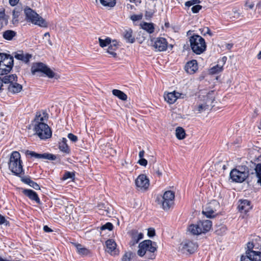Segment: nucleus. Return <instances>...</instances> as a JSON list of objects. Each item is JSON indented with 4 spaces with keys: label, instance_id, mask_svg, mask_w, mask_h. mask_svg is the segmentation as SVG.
Segmentation results:
<instances>
[{
    "label": "nucleus",
    "instance_id": "9b49d317",
    "mask_svg": "<svg viewBox=\"0 0 261 261\" xmlns=\"http://www.w3.org/2000/svg\"><path fill=\"white\" fill-rule=\"evenodd\" d=\"M261 252L246 251L245 255H242L241 261H260Z\"/></svg>",
    "mask_w": 261,
    "mask_h": 261
},
{
    "label": "nucleus",
    "instance_id": "09e8293b",
    "mask_svg": "<svg viewBox=\"0 0 261 261\" xmlns=\"http://www.w3.org/2000/svg\"><path fill=\"white\" fill-rule=\"evenodd\" d=\"M200 30L202 35L203 36H205L206 34L209 35L210 36H212L213 35V34L208 27H205L202 29H200Z\"/></svg>",
    "mask_w": 261,
    "mask_h": 261
},
{
    "label": "nucleus",
    "instance_id": "b1692460",
    "mask_svg": "<svg viewBox=\"0 0 261 261\" xmlns=\"http://www.w3.org/2000/svg\"><path fill=\"white\" fill-rule=\"evenodd\" d=\"M21 180L24 182V184H26L27 185H29L30 186L32 187L35 190H39L40 187L38 184H37L36 182H34L29 176H22L21 177Z\"/></svg>",
    "mask_w": 261,
    "mask_h": 261
},
{
    "label": "nucleus",
    "instance_id": "49530a36",
    "mask_svg": "<svg viewBox=\"0 0 261 261\" xmlns=\"http://www.w3.org/2000/svg\"><path fill=\"white\" fill-rule=\"evenodd\" d=\"M133 256V253L131 252H126L123 256L121 261H130Z\"/></svg>",
    "mask_w": 261,
    "mask_h": 261
},
{
    "label": "nucleus",
    "instance_id": "e2e57ef3",
    "mask_svg": "<svg viewBox=\"0 0 261 261\" xmlns=\"http://www.w3.org/2000/svg\"><path fill=\"white\" fill-rule=\"evenodd\" d=\"M245 6L248 7L250 9H252L254 7V4L246 2Z\"/></svg>",
    "mask_w": 261,
    "mask_h": 261
},
{
    "label": "nucleus",
    "instance_id": "412c9836",
    "mask_svg": "<svg viewBox=\"0 0 261 261\" xmlns=\"http://www.w3.org/2000/svg\"><path fill=\"white\" fill-rule=\"evenodd\" d=\"M185 68L188 73L190 74L194 73L198 69L196 60H193L188 62L185 66Z\"/></svg>",
    "mask_w": 261,
    "mask_h": 261
},
{
    "label": "nucleus",
    "instance_id": "1a4fd4ad",
    "mask_svg": "<svg viewBox=\"0 0 261 261\" xmlns=\"http://www.w3.org/2000/svg\"><path fill=\"white\" fill-rule=\"evenodd\" d=\"M36 133L41 139H46L51 136V131L47 124L44 122H39L35 124Z\"/></svg>",
    "mask_w": 261,
    "mask_h": 261
},
{
    "label": "nucleus",
    "instance_id": "ddd939ff",
    "mask_svg": "<svg viewBox=\"0 0 261 261\" xmlns=\"http://www.w3.org/2000/svg\"><path fill=\"white\" fill-rule=\"evenodd\" d=\"M136 186L142 190H146L149 185V180L144 174L138 176L135 180Z\"/></svg>",
    "mask_w": 261,
    "mask_h": 261
},
{
    "label": "nucleus",
    "instance_id": "c85d7f7f",
    "mask_svg": "<svg viewBox=\"0 0 261 261\" xmlns=\"http://www.w3.org/2000/svg\"><path fill=\"white\" fill-rule=\"evenodd\" d=\"M207 218H214L216 216V210H214L211 205L207 206L202 212Z\"/></svg>",
    "mask_w": 261,
    "mask_h": 261
},
{
    "label": "nucleus",
    "instance_id": "69168bd1",
    "mask_svg": "<svg viewBox=\"0 0 261 261\" xmlns=\"http://www.w3.org/2000/svg\"><path fill=\"white\" fill-rule=\"evenodd\" d=\"M222 230L223 232H225L226 230V228L225 226H221L220 228V230L217 229L216 232L218 234H220V231Z\"/></svg>",
    "mask_w": 261,
    "mask_h": 261
},
{
    "label": "nucleus",
    "instance_id": "a18cd8bd",
    "mask_svg": "<svg viewBox=\"0 0 261 261\" xmlns=\"http://www.w3.org/2000/svg\"><path fill=\"white\" fill-rule=\"evenodd\" d=\"M74 176L75 174L74 172L66 171L62 177V179L63 180H65L69 178L72 179L74 178Z\"/></svg>",
    "mask_w": 261,
    "mask_h": 261
},
{
    "label": "nucleus",
    "instance_id": "5fc2aeb1",
    "mask_svg": "<svg viewBox=\"0 0 261 261\" xmlns=\"http://www.w3.org/2000/svg\"><path fill=\"white\" fill-rule=\"evenodd\" d=\"M9 224V221L5 219V217L0 214V225L5 224L8 225Z\"/></svg>",
    "mask_w": 261,
    "mask_h": 261
},
{
    "label": "nucleus",
    "instance_id": "052dcab7",
    "mask_svg": "<svg viewBox=\"0 0 261 261\" xmlns=\"http://www.w3.org/2000/svg\"><path fill=\"white\" fill-rule=\"evenodd\" d=\"M155 173L159 176L162 175V172L160 171L159 167H155L153 168Z\"/></svg>",
    "mask_w": 261,
    "mask_h": 261
},
{
    "label": "nucleus",
    "instance_id": "338daca9",
    "mask_svg": "<svg viewBox=\"0 0 261 261\" xmlns=\"http://www.w3.org/2000/svg\"><path fill=\"white\" fill-rule=\"evenodd\" d=\"M144 154H145V152L143 150L140 151L139 153V156L140 159L143 158V157L144 156Z\"/></svg>",
    "mask_w": 261,
    "mask_h": 261
},
{
    "label": "nucleus",
    "instance_id": "0eeeda50",
    "mask_svg": "<svg viewBox=\"0 0 261 261\" xmlns=\"http://www.w3.org/2000/svg\"><path fill=\"white\" fill-rule=\"evenodd\" d=\"M31 72L33 75H35L37 72H41L49 78L55 77L57 79V74L46 65L42 62L33 63L31 67Z\"/></svg>",
    "mask_w": 261,
    "mask_h": 261
},
{
    "label": "nucleus",
    "instance_id": "f03ea898",
    "mask_svg": "<svg viewBox=\"0 0 261 261\" xmlns=\"http://www.w3.org/2000/svg\"><path fill=\"white\" fill-rule=\"evenodd\" d=\"M20 154L18 151H13L9 162V168L15 175L19 176L23 172Z\"/></svg>",
    "mask_w": 261,
    "mask_h": 261
},
{
    "label": "nucleus",
    "instance_id": "f3484780",
    "mask_svg": "<svg viewBox=\"0 0 261 261\" xmlns=\"http://www.w3.org/2000/svg\"><path fill=\"white\" fill-rule=\"evenodd\" d=\"M107 251L111 255H115L118 254V250L116 249V244L112 239L107 240L106 242Z\"/></svg>",
    "mask_w": 261,
    "mask_h": 261
},
{
    "label": "nucleus",
    "instance_id": "0e129e2a",
    "mask_svg": "<svg viewBox=\"0 0 261 261\" xmlns=\"http://www.w3.org/2000/svg\"><path fill=\"white\" fill-rule=\"evenodd\" d=\"M19 0H9V4L12 6H15L18 2Z\"/></svg>",
    "mask_w": 261,
    "mask_h": 261
},
{
    "label": "nucleus",
    "instance_id": "393cba45",
    "mask_svg": "<svg viewBox=\"0 0 261 261\" xmlns=\"http://www.w3.org/2000/svg\"><path fill=\"white\" fill-rule=\"evenodd\" d=\"M17 76L15 74H10L8 75H6L3 77H1L0 81L2 83L4 84H11L14 82L17 81Z\"/></svg>",
    "mask_w": 261,
    "mask_h": 261
},
{
    "label": "nucleus",
    "instance_id": "aec40b11",
    "mask_svg": "<svg viewBox=\"0 0 261 261\" xmlns=\"http://www.w3.org/2000/svg\"><path fill=\"white\" fill-rule=\"evenodd\" d=\"M181 94L179 92L174 91L168 93L164 96L165 100L170 104L174 103L178 98H179Z\"/></svg>",
    "mask_w": 261,
    "mask_h": 261
},
{
    "label": "nucleus",
    "instance_id": "cd10ccee",
    "mask_svg": "<svg viewBox=\"0 0 261 261\" xmlns=\"http://www.w3.org/2000/svg\"><path fill=\"white\" fill-rule=\"evenodd\" d=\"M132 34L133 31L131 29H128L124 31L123 37L127 42L132 43L135 42V39L133 37Z\"/></svg>",
    "mask_w": 261,
    "mask_h": 261
},
{
    "label": "nucleus",
    "instance_id": "6e6d98bb",
    "mask_svg": "<svg viewBox=\"0 0 261 261\" xmlns=\"http://www.w3.org/2000/svg\"><path fill=\"white\" fill-rule=\"evenodd\" d=\"M68 138L73 142H76L77 141V136L72 133H70L68 135Z\"/></svg>",
    "mask_w": 261,
    "mask_h": 261
},
{
    "label": "nucleus",
    "instance_id": "7ed1b4c3",
    "mask_svg": "<svg viewBox=\"0 0 261 261\" xmlns=\"http://www.w3.org/2000/svg\"><path fill=\"white\" fill-rule=\"evenodd\" d=\"M189 41L191 49L195 54L200 55L206 50V43L201 36L193 35L190 37Z\"/></svg>",
    "mask_w": 261,
    "mask_h": 261
},
{
    "label": "nucleus",
    "instance_id": "a211bd4d",
    "mask_svg": "<svg viewBox=\"0 0 261 261\" xmlns=\"http://www.w3.org/2000/svg\"><path fill=\"white\" fill-rule=\"evenodd\" d=\"M14 57L18 60L22 61L25 63H28L30 59L32 58V55L29 54H24L22 51H19L14 53Z\"/></svg>",
    "mask_w": 261,
    "mask_h": 261
},
{
    "label": "nucleus",
    "instance_id": "4d7b16f0",
    "mask_svg": "<svg viewBox=\"0 0 261 261\" xmlns=\"http://www.w3.org/2000/svg\"><path fill=\"white\" fill-rule=\"evenodd\" d=\"M142 15H133L131 16V17H130V19L133 21H136L137 20H141L142 19Z\"/></svg>",
    "mask_w": 261,
    "mask_h": 261
},
{
    "label": "nucleus",
    "instance_id": "a878e982",
    "mask_svg": "<svg viewBox=\"0 0 261 261\" xmlns=\"http://www.w3.org/2000/svg\"><path fill=\"white\" fill-rule=\"evenodd\" d=\"M118 48V44L116 41L113 40L110 45L109 46L107 49V52L111 55L113 57L115 58L117 57V54L115 53V50Z\"/></svg>",
    "mask_w": 261,
    "mask_h": 261
},
{
    "label": "nucleus",
    "instance_id": "20e7f679",
    "mask_svg": "<svg viewBox=\"0 0 261 261\" xmlns=\"http://www.w3.org/2000/svg\"><path fill=\"white\" fill-rule=\"evenodd\" d=\"M250 171L246 166H239L237 169H232L230 173V177L233 181L242 182L249 176Z\"/></svg>",
    "mask_w": 261,
    "mask_h": 261
},
{
    "label": "nucleus",
    "instance_id": "8fccbe9b",
    "mask_svg": "<svg viewBox=\"0 0 261 261\" xmlns=\"http://www.w3.org/2000/svg\"><path fill=\"white\" fill-rule=\"evenodd\" d=\"M200 3V1L199 0H191L187 1L185 3V6L186 7H190L191 6L198 4Z\"/></svg>",
    "mask_w": 261,
    "mask_h": 261
},
{
    "label": "nucleus",
    "instance_id": "58836bf2",
    "mask_svg": "<svg viewBox=\"0 0 261 261\" xmlns=\"http://www.w3.org/2000/svg\"><path fill=\"white\" fill-rule=\"evenodd\" d=\"M186 136L184 129L181 127H177L176 129V137L179 140L184 139Z\"/></svg>",
    "mask_w": 261,
    "mask_h": 261
},
{
    "label": "nucleus",
    "instance_id": "4468645a",
    "mask_svg": "<svg viewBox=\"0 0 261 261\" xmlns=\"http://www.w3.org/2000/svg\"><path fill=\"white\" fill-rule=\"evenodd\" d=\"M168 42L166 39L163 37L158 38L154 43L153 46L156 51H163L166 50Z\"/></svg>",
    "mask_w": 261,
    "mask_h": 261
},
{
    "label": "nucleus",
    "instance_id": "72a5a7b5",
    "mask_svg": "<svg viewBox=\"0 0 261 261\" xmlns=\"http://www.w3.org/2000/svg\"><path fill=\"white\" fill-rule=\"evenodd\" d=\"M112 93L114 96L122 100H126L127 99V96L126 94L119 90L114 89L112 90Z\"/></svg>",
    "mask_w": 261,
    "mask_h": 261
},
{
    "label": "nucleus",
    "instance_id": "423d86ee",
    "mask_svg": "<svg viewBox=\"0 0 261 261\" xmlns=\"http://www.w3.org/2000/svg\"><path fill=\"white\" fill-rule=\"evenodd\" d=\"M24 12L27 21L41 27H47V23L45 19L39 16L38 14L31 8H25L24 10Z\"/></svg>",
    "mask_w": 261,
    "mask_h": 261
},
{
    "label": "nucleus",
    "instance_id": "c03bdc74",
    "mask_svg": "<svg viewBox=\"0 0 261 261\" xmlns=\"http://www.w3.org/2000/svg\"><path fill=\"white\" fill-rule=\"evenodd\" d=\"M223 70V66L219 65L214 66L210 69V73L212 74H217Z\"/></svg>",
    "mask_w": 261,
    "mask_h": 261
},
{
    "label": "nucleus",
    "instance_id": "4c0bfd02",
    "mask_svg": "<svg viewBox=\"0 0 261 261\" xmlns=\"http://www.w3.org/2000/svg\"><path fill=\"white\" fill-rule=\"evenodd\" d=\"M22 11V8H19L18 7L15 8L13 12V19L12 22L15 24L16 22L18 21L17 18L18 17L20 13Z\"/></svg>",
    "mask_w": 261,
    "mask_h": 261
},
{
    "label": "nucleus",
    "instance_id": "774afa93",
    "mask_svg": "<svg viewBox=\"0 0 261 261\" xmlns=\"http://www.w3.org/2000/svg\"><path fill=\"white\" fill-rule=\"evenodd\" d=\"M256 8L258 9L261 10V1L259 2L256 5Z\"/></svg>",
    "mask_w": 261,
    "mask_h": 261
},
{
    "label": "nucleus",
    "instance_id": "c756f323",
    "mask_svg": "<svg viewBox=\"0 0 261 261\" xmlns=\"http://www.w3.org/2000/svg\"><path fill=\"white\" fill-rule=\"evenodd\" d=\"M188 231L193 235H199L202 233L198 223L196 224H191L188 227Z\"/></svg>",
    "mask_w": 261,
    "mask_h": 261
},
{
    "label": "nucleus",
    "instance_id": "864d4df0",
    "mask_svg": "<svg viewBox=\"0 0 261 261\" xmlns=\"http://www.w3.org/2000/svg\"><path fill=\"white\" fill-rule=\"evenodd\" d=\"M202 9V6L196 4L192 8V11L194 13H198Z\"/></svg>",
    "mask_w": 261,
    "mask_h": 261
},
{
    "label": "nucleus",
    "instance_id": "473e14b6",
    "mask_svg": "<svg viewBox=\"0 0 261 261\" xmlns=\"http://www.w3.org/2000/svg\"><path fill=\"white\" fill-rule=\"evenodd\" d=\"M48 118V114L46 112H43L42 115L40 112H37L36 115L35 119V121L37 124L39 122H43V121Z\"/></svg>",
    "mask_w": 261,
    "mask_h": 261
},
{
    "label": "nucleus",
    "instance_id": "603ef678",
    "mask_svg": "<svg viewBox=\"0 0 261 261\" xmlns=\"http://www.w3.org/2000/svg\"><path fill=\"white\" fill-rule=\"evenodd\" d=\"M215 166L217 169H220L222 168V169L223 170H224L226 168V165L225 164H224L222 162H219L215 164Z\"/></svg>",
    "mask_w": 261,
    "mask_h": 261
},
{
    "label": "nucleus",
    "instance_id": "13d9d810",
    "mask_svg": "<svg viewBox=\"0 0 261 261\" xmlns=\"http://www.w3.org/2000/svg\"><path fill=\"white\" fill-rule=\"evenodd\" d=\"M138 163L143 166H146L147 165V161L144 159H140V160L138 161Z\"/></svg>",
    "mask_w": 261,
    "mask_h": 261
},
{
    "label": "nucleus",
    "instance_id": "37998d69",
    "mask_svg": "<svg viewBox=\"0 0 261 261\" xmlns=\"http://www.w3.org/2000/svg\"><path fill=\"white\" fill-rule=\"evenodd\" d=\"M143 238V234L142 233H140L137 236H134L133 237V240L130 242L131 245H134L136 244H137L139 241L142 239Z\"/></svg>",
    "mask_w": 261,
    "mask_h": 261
},
{
    "label": "nucleus",
    "instance_id": "bf43d9fd",
    "mask_svg": "<svg viewBox=\"0 0 261 261\" xmlns=\"http://www.w3.org/2000/svg\"><path fill=\"white\" fill-rule=\"evenodd\" d=\"M147 234L149 237H153V236H154L155 234L154 229L152 228H149L148 229Z\"/></svg>",
    "mask_w": 261,
    "mask_h": 261
},
{
    "label": "nucleus",
    "instance_id": "c9c22d12",
    "mask_svg": "<svg viewBox=\"0 0 261 261\" xmlns=\"http://www.w3.org/2000/svg\"><path fill=\"white\" fill-rule=\"evenodd\" d=\"M100 4L107 8H113L116 4V0H99Z\"/></svg>",
    "mask_w": 261,
    "mask_h": 261
},
{
    "label": "nucleus",
    "instance_id": "2f4dec72",
    "mask_svg": "<svg viewBox=\"0 0 261 261\" xmlns=\"http://www.w3.org/2000/svg\"><path fill=\"white\" fill-rule=\"evenodd\" d=\"M8 16L6 15L4 11L0 12V30L6 25L8 22Z\"/></svg>",
    "mask_w": 261,
    "mask_h": 261
},
{
    "label": "nucleus",
    "instance_id": "f704fd0d",
    "mask_svg": "<svg viewBox=\"0 0 261 261\" xmlns=\"http://www.w3.org/2000/svg\"><path fill=\"white\" fill-rule=\"evenodd\" d=\"M254 171V173L252 172L250 173L252 174H255V176L258 178L257 182L261 185V163L257 164Z\"/></svg>",
    "mask_w": 261,
    "mask_h": 261
},
{
    "label": "nucleus",
    "instance_id": "6e6552de",
    "mask_svg": "<svg viewBox=\"0 0 261 261\" xmlns=\"http://www.w3.org/2000/svg\"><path fill=\"white\" fill-rule=\"evenodd\" d=\"M174 193L171 191H168L164 193L163 196L158 197L157 200L161 202L162 208L168 210L174 203Z\"/></svg>",
    "mask_w": 261,
    "mask_h": 261
},
{
    "label": "nucleus",
    "instance_id": "a19ab883",
    "mask_svg": "<svg viewBox=\"0 0 261 261\" xmlns=\"http://www.w3.org/2000/svg\"><path fill=\"white\" fill-rule=\"evenodd\" d=\"M98 41H99V45L101 47H104L107 46H109L110 45V44L112 43L111 39L109 37H107L105 39H102L99 38L98 39Z\"/></svg>",
    "mask_w": 261,
    "mask_h": 261
},
{
    "label": "nucleus",
    "instance_id": "2eb2a0df",
    "mask_svg": "<svg viewBox=\"0 0 261 261\" xmlns=\"http://www.w3.org/2000/svg\"><path fill=\"white\" fill-rule=\"evenodd\" d=\"M247 251H255L253 249L258 250L261 248V239L259 237L256 236L252 241L247 243Z\"/></svg>",
    "mask_w": 261,
    "mask_h": 261
},
{
    "label": "nucleus",
    "instance_id": "5701e85b",
    "mask_svg": "<svg viewBox=\"0 0 261 261\" xmlns=\"http://www.w3.org/2000/svg\"><path fill=\"white\" fill-rule=\"evenodd\" d=\"M22 86L15 82L9 84L8 87V90L9 92L13 94L17 93L22 90Z\"/></svg>",
    "mask_w": 261,
    "mask_h": 261
},
{
    "label": "nucleus",
    "instance_id": "f8f14e48",
    "mask_svg": "<svg viewBox=\"0 0 261 261\" xmlns=\"http://www.w3.org/2000/svg\"><path fill=\"white\" fill-rule=\"evenodd\" d=\"M26 155H29L31 157H34L36 159H44L48 160H55L56 156L51 153H38L34 151L27 150L25 152Z\"/></svg>",
    "mask_w": 261,
    "mask_h": 261
},
{
    "label": "nucleus",
    "instance_id": "3c124183",
    "mask_svg": "<svg viewBox=\"0 0 261 261\" xmlns=\"http://www.w3.org/2000/svg\"><path fill=\"white\" fill-rule=\"evenodd\" d=\"M113 228V224L110 222H107L105 225L101 227V230L108 229L109 230H112Z\"/></svg>",
    "mask_w": 261,
    "mask_h": 261
},
{
    "label": "nucleus",
    "instance_id": "9d476101",
    "mask_svg": "<svg viewBox=\"0 0 261 261\" xmlns=\"http://www.w3.org/2000/svg\"><path fill=\"white\" fill-rule=\"evenodd\" d=\"M198 248V245L196 243L189 240H186L182 241L179 247V250L183 253L192 254L194 253Z\"/></svg>",
    "mask_w": 261,
    "mask_h": 261
},
{
    "label": "nucleus",
    "instance_id": "de8ad7c7",
    "mask_svg": "<svg viewBox=\"0 0 261 261\" xmlns=\"http://www.w3.org/2000/svg\"><path fill=\"white\" fill-rule=\"evenodd\" d=\"M215 100V97L213 96V94L212 93H208V94L206 95V99H205V102L208 101L209 102V106L213 107L212 105L214 101Z\"/></svg>",
    "mask_w": 261,
    "mask_h": 261
},
{
    "label": "nucleus",
    "instance_id": "6ab92c4d",
    "mask_svg": "<svg viewBox=\"0 0 261 261\" xmlns=\"http://www.w3.org/2000/svg\"><path fill=\"white\" fill-rule=\"evenodd\" d=\"M202 233L208 232L212 228V222L211 220H205L200 221L198 222Z\"/></svg>",
    "mask_w": 261,
    "mask_h": 261
},
{
    "label": "nucleus",
    "instance_id": "680f3d73",
    "mask_svg": "<svg viewBox=\"0 0 261 261\" xmlns=\"http://www.w3.org/2000/svg\"><path fill=\"white\" fill-rule=\"evenodd\" d=\"M43 230L46 232H50L53 231V230L48 227L47 225L43 226Z\"/></svg>",
    "mask_w": 261,
    "mask_h": 261
},
{
    "label": "nucleus",
    "instance_id": "ea45409f",
    "mask_svg": "<svg viewBox=\"0 0 261 261\" xmlns=\"http://www.w3.org/2000/svg\"><path fill=\"white\" fill-rule=\"evenodd\" d=\"M142 28L149 33H152L154 32V27L152 23L144 22L142 25Z\"/></svg>",
    "mask_w": 261,
    "mask_h": 261
},
{
    "label": "nucleus",
    "instance_id": "4be33fe9",
    "mask_svg": "<svg viewBox=\"0 0 261 261\" xmlns=\"http://www.w3.org/2000/svg\"><path fill=\"white\" fill-rule=\"evenodd\" d=\"M240 203L238 206V208L240 211H244L246 213L248 212L251 208V203L250 201L247 200H240Z\"/></svg>",
    "mask_w": 261,
    "mask_h": 261
},
{
    "label": "nucleus",
    "instance_id": "f257e3e1",
    "mask_svg": "<svg viewBox=\"0 0 261 261\" xmlns=\"http://www.w3.org/2000/svg\"><path fill=\"white\" fill-rule=\"evenodd\" d=\"M156 249L157 245L155 242L146 240L139 244L137 253L141 257L145 255L146 258L153 259L155 257L154 252Z\"/></svg>",
    "mask_w": 261,
    "mask_h": 261
},
{
    "label": "nucleus",
    "instance_id": "e433bc0d",
    "mask_svg": "<svg viewBox=\"0 0 261 261\" xmlns=\"http://www.w3.org/2000/svg\"><path fill=\"white\" fill-rule=\"evenodd\" d=\"M66 139L63 138L62 141L59 144V149L61 151L66 153H69L70 149L67 144L66 143Z\"/></svg>",
    "mask_w": 261,
    "mask_h": 261
},
{
    "label": "nucleus",
    "instance_id": "bb28decb",
    "mask_svg": "<svg viewBox=\"0 0 261 261\" xmlns=\"http://www.w3.org/2000/svg\"><path fill=\"white\" fill-rule=\"evenodd\" d=\"M72 245L76 248V251L79 254L87 255L90 253V251L88 249L83 247L80 244L72 243Z\"/></svg>",
    "mask_w": 261,
    "mask_h": 261
},
{
    "label": "nucleus",
    "instance_id": "7c9ffc66",
    "mask_svg": "<svg viewBox=\"0 0 261 261\" xmlns=\"http://www.w3.org/2000/svg\"><path fill=\"white\" fill-rule=\"evenodd\" d=\"M16 36V32L13 30H8L3 33V38L7 40H12Z\"/></svg>",
    "mask_w": 261,
    "mask_h": 261
},
{
    "label": "nucleus",
    "instance_id": "39448f33",
    "mask_svg": "<svg viewBox=\"0 0 261 261\" xmlns=\"http://www.w3.org/2000/svg\"><path fill=\"white\" fill-rule=\"evenodd\" d=\"M13 57L10 55L0 54V75L7 74L13 66Z\"/></svg>",
    "mask_w": 261,
    "mask_h": 261
},
{
    "label": "nucleus",
    "instance_id": "dca6fc26",
    "mask_svg": "<svg viewBox=\"0 0 261 261\" xmlns=\"http://www.w3.org/2000/svg\"><path fill=\"white\" fill-rule=\"evenodd\" d=\"M22 193L31 200L35 201L37 204H41V201L36 192L30 189H23Z\"/></svg>",
    "mask_w": 261,
    "mask_h": 261
},
{
    "label": "nucleus",
    "instance_id": "79ce46f5",
    "mask_svg": "<svg viewBox=\"0 0 261 261\" xmlns=\"http://www.w3.org/2000/svg\"><path fill=\"white\" fill-rule=\"evenodd\" d=\"M209 107V102L206 101L204 104L199 105L196 109H195L196 110L198 111L199 113H201L203 111H205L206 109H207Z\"/></svg>",
    "mask_w": 261,
    "mask_h": 261
}]
</instances>
